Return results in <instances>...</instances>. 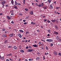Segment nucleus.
Segmentation results:
<instances>
[{
  "instance_id": "f704fd0d",
  "label": "nucleus",
  "mask_w": 61,
  "mask_h": 61,
  "mask_svg": "<svg viewBox=\"0 0 61 61\" xmlns=\"http://www.w3.org/2000/svg\"><path fill=\"white\" fill-rule=\"evenodd\" d=\"M14 2L13 0H11V3H12V4H14Z\"/></svg>"
},
{
  "instance_id": "37998d69",
  "label": "nucleus",
  "mask_w": 61,
  "mask_h": 61,
  "mask_svg": "<svg viewBox=\"0 0 61 61\" xmlns=\"http://www.w3.org/2000/svg\"><path fill=\"white\" fill-rule=\"evenodd\" d=\"M6 61H10L8 59H7L6 60Z\"/></svg>"
},
{
  "instance_id": "f03ea898",
  "label": "nucleus",
  "mask_w": 61,
  "mask_h": 61,
  "mask_svg": "<svg viewBox=\"0 0 61 61\" xmlns=\"http://www.w3.org/2000/svg\"><path fill=\"white\" fill-rule=\"evenodd\" d=\"M46 41L49 42H53V40L51 39H47L46 40Z\"/></svg>"
},
{
  "instance_id": "cd10ccee",
  "label": "nucleus",
  "mask_w": 61,
  "mask_h": 61,
  "mask_svg": "<svg viewBox=\"0 0 61 61\" xmlns=\"http://www.w3.org/2000/svg\"><path fill=\"white\" fill-rule=\"evenodd\" d=\"M59 36H56V39H57V40H58L59 39Z\"/></svg>"
},
{
  "instance_id": "5701e85b",
  "label": "nucleus",
  "mask_w": 61,
  "mask_h": 61,
  "mask_svg": "<svg viewBox=\"0 0 61 61\" xmlns=\"http://www.w3.org/2000/svg\"><path fill=\"white\" fill-rule=\"evenodd\" d=\"M46 49L47 50H48L49 49L48 48V47H47V46H46Z\"/></svg>"
},
{
  "instance_id": "412c9836",
  "label": "nucleus",
  "mask_w": 61,
  "mask_h": 61,
  "mask_svg": "<svg viewBox=\"0 0 61 61\" xmlns=\"http://www.w3.org/2000/svg\"><path fill=\"white\" fill-rule=\"evenodd\" d=\"M19 31L20 32H21L22 33H24V31H23L22 30H19Z\"/></svg>"
},
{
  "instance_id": "0eeeda50",
  "label": "nucleus",
  "mask_w": 61,
  "mask_h": 61,
  "mask_svg": "<svg viewBox=\"0 0 61 61\" xmlns=\"http://www.w3.org/2000/svg\"><path fill=\"white\" fill-rule=\"evenodd\" d=\"M18 36H19V37H20V38H21V37H22V35H21V34H18Z\"/></svg>"
},
{
  "instance_id": "72a5a7b5",
  "label": "nucleus",
  "mask_w": 61,
  "mask_h": 61,
  "mask_svg": "<svg viewBox=\"0 0 61 61\" xmlns=\"http://www.w3.org/2000/svg\"><path fill=\"white\" fill-rule=\"evenodd\" d=\"M25 11H28V9L27 8H25Z\"/></svg>"
},
{
  "instance_id": "f3484780",
  "label": "nucleus",
  "mask_w": 61,
  "mask_h": 61,
  "mask_svg": "<svg viewBox=\"0 0 61 61\" xmlns=\"http://www.w3.org/2000/svg\"><path fill=\"white\" fill-rule=\"evenodd\" d=\"M15 5H18V3L17 2V1H16L15 0Z\"/></svg>"
},
{
  "instance_id": "20e7f679",
  "label": "nucleus",
  "mask_w": 61,
  "mask_h": 61,
  "mask_svg": "<svg viewBox=\"0 0 61 61\" xmlns=\"http://www.w3.org/2000/svg\"><path fill=\"white\" fill-rule=\"evenodd\" d=\"M32 46L33 47H38V45H37L36 44L33 45Z\"/></svg>"
},
{
  "instance_id": "052dcab7",
  "label": "nucleus",
  "mask_w": 61,
  "mask_h": 61,
  "mask_svg": "<svg viewBox=\"0 0 61 61\" xmlns=\"http://www.w3.org/2000/svg\"><path fill=\"white\" fill-rule=\"evenodd\" d=\"M5 6H6V7H8V4L6 5H5Z\"/></svg>"
},
{
  "instance_id": "c756f323",
  "label": "nucleus",
  "mask_w": 61,
  "mask_h": 61,
  "mask_svg": "<svg viewBox=\"0 0 61 61\" xmlns=\"http://www.w3.org/2000/svg\"><path fill=\"white\" fill-rule=\"evenodd\" d=\"M13 12H14V11L13 10H11L10 11V12L11 13H13Z\"/></svg>"
},
{
  "instance_id": "7c9ffc66",
  "label": "nucleus",
  "mask_w": 61,
  "mask_h": 61,
  "mask_svg": "<svg viewBox=\"0 0 61 61\" xmlns=\"http://www.w3.org/2000/svg\"><path fill=\"white\" fill-rule=\"evenodd\" d=\"M14 12H12L11 13V15H14Z\"/></svg>"
},
{
  "instance_id": "13d9d810",
  "label": "nucleus",
  "mask_w": 61,
  "mask_h": 61,
  "mask_svg": "<svg viewBox=\"0 0 61 61\" xmlns=\"http://www.w3.org/2000/svg\"><path fill=\"white\" fill-rule=\"evenodd\" d=\"M37 54L38 55H40V53L39 52H38L37 53Z\"/></svg>"
},
{
  "instance_id": "2eb2a0df",
  "label": "nucleus",
  "mask_w": 61,
  "mask_h": 61,
  "mask_svg": "<svg viewBox=\"0 0 61 61\" xmlns=\"http://www.w3.org/2000/svg\"><path fill=\"white\" fill-rule=\"evenodd\" d=\"M55 28L56 30H57V29H58V27H57V25L55 26Z\"/></svg>"
},
{
  "instance_id": "49530a36",
  "label": "nucleus",
  "mask_w": 61,
  "mask_h": 61,
  "mask_svg": "<svg viewBox=\"0 0 61 61\" xmlns=\"http://www.w3.org/2000/svg\"><path fill=\"white\" fill-rule=\"evenodd\" d=\"M39 44L40 45H41V42H39Z\"/></svg>"
},
{
  "instance_id": "f8f14e48",
  "label": "nucleus",
  "mask_w": 61,
  "mask_h": 61,
  "mask_svg": "<svg viewBox=\"0 0 61 61\" xmlns=\"http://www.w3.org/2000/svg\"><path fill=\"white\" fill-rule=\"evenodd\" d=\"M54 54L55 56H56L57 55V52H56V51H54Z\"/></svg>"
},
{
  "instance_id": "5fc2aeb1",
  "label": "nucleus",
  "mask_w": 61,
  "mask_h": 61,
  "mask_svg": "<svg viewBox=\"0 0 61 61\" xmlns=\"http://www.w3.org/2000/svg\"><path fill=\"white\" fill-rule=\"evenodd\" d=\"M36 5L37 6H39V5H38L37 4V3H36Z\"/></svg>"
},
{
  "instance_id": "0e129e2a",
  "label": "nucleus",
  "mask_w": 61,
  "mask_h": 61,
  "mask_svg": "<svg viewBox=\"0 0 61 61\" xmlns=\"http://www.w3.org/2000/svg\"><path fill=\"white\" fill-rule=\"evenodd\" d=\"M26 49H28V46H26Z\"/></svg>"
},
{
  "instance_id": "4d7b16f0",
  "label": "nucleus",
  "mask_w": 61,
  "mask_h": 61,
  "mask_svg": "<svg viewBox=\"0 0 61 61\" xmlns=\"http://www.w3.org/2000/svg\"><path fill=\"white\" fill-rule=\"evenodd\" d=\"M56 9H58V8H60V7H57L56 8Z\"/></svg>"
},
{
  "instance_id": "9b49d317",
  "label": "nucleus",
  "mask_w": 61,
  "mask_h": 61,
  "mask_svg": "<svg viewBox=\"0 0 61 61\" xmlns=\"http://www.w3.org/2000/svg\"><path fill=\"white\" fill-rule=\"evenodd\" d=\"M7 19H8V20H10V19L11 18V17H9V16H7Z\"/></svg>"
},
{
  "instance_id": "4be33fe9",
  "label": "nucleus",
  "mask_w": 61,
  "mask_h": 61,
  "mask_svg": "<svg viewBox=\"0 0 61 61\" xmlns=\"http://www.w3.org/2000/svg\"><path fill=\"white\" fill-rule=\"evenodd\" d=\"M45 4L46 5H48V1L46 2L45 3Z\"/></svg>"
},
{
  "instance_id": "ea45409f",
  "label": "nucleus",
  "mask_w": 61,
  "mask_h": 61,
  "mask_svg": "<svg viewBox=\"0 0 61 61\" xmlns=\"http://www.w3.org/2000/svg\"><path fill=\"white\" fill-rule=\"evenodd\" d=\"M25 0H23V3L24 5L25 4Z\"/></svg>"
},
{
  "instance_id": "a19ab883",
  "label": "nucleus",
  "mask_w": 61,
  "mask_h": 61,
  "mask_svg": "<svg viewBox=\"0 0 61 61\" xmlns=\"http://www.w3.org/2000/svg\"><path fill=\"white\" fill-rule=\"evenodd\" d=\"M58 55H59V56H61V53L59 52L58 53Z\"/></svg>"
},
{
  "instance_id": "7ed1b4c3",
  "label": "nucleus",
  "mask_w": 61,
  "mask_h": 61,
  "mask_svg": "<svg viewBox=\"0 0 61 61\" xmlns=\"http://www.w3.org/2000/svg\"><path fill=\"white\" fill-rule=\"evenodd\" d=\"M14 35V34L13 33L10 34L9 35V36H10V37H12V36H13Z\"/></svg>"
},
{
  "instance_id": "9d476101",
  "label": "nucleus",
  "mask_w": 61,
  "mask_h": 61,
  "mask_svg": "<svg viewBox=\"0 0 61 61\" xmlns=\"http://www.w3.org/2000/svg\"><path fill=\"white\" fill-rule=\"evenodd\" d=\"M36 60H39L40 59V57H37L36 58Z\"/></svg>"
},
{
  "instance_id": "680f3d73",
  "label": "nucleus",
  "mask_w": 61,
  "mask_h": 61,
  "mask_svg": "<svg viewBox=\"0 0 61 61\" xmlns=\"http://www.w3.org/2000/svg\"><path fill=\"white\" fill-rule=\"evenodd\" d=\"M47 36H50V35L49 34L47 35Z\"/></svg>"
},
{
  "instance_id": "473e14b6",
  "label": "nucleus",
  "mask_w": 61,
  "mask_h": 61,
  "mask_svg": "<svg viewBox=\"0 0 61 61\" xmlns=\"http://www.w3.org/2000/svg\"><path fill=\"white\" fill-rule=\"evenodd\" d=\"M47 0L49 3H50L51 2V0Z\"/></svg>"
},
{
  "instance_id": "864d4df0",
  "label": "nucleus",
  "mask_w": 61,
  "mask_h": 61,
  "mask_svg": "<svg viewBox=\"0 0 61 61\" xmlns=\"http://www.w3.org/2000/svg\"><path fill=\"white\" fill-rule=\"evenodd\" d=\"M46 21H47V20L44 19V22H46Z\"/></svg>"
},
{
  "instance_id": "393cba45",
  "label": "nucleus",
  "mask_w": 61,
  "mask_h": 61,
  "mask_svg": "<svg viewBox=\"0 0 61 61\" xmlns=\"http://www.w3.org/2000/svg\"><path fill=\"white\" fill-rule=\"evenodd\" d=\"M20 51L22 53H24V51L22 50H21Z\"/></svg>"
},
{
  "instance_id": "bf43d9fd",
  "label": "nucleus",
  "mask_w": 61,
  "mask_h": 61,
  "mask_svg": "<svg viewBox=\"0 0 61 61\" xmlns=\"http://www.w3.org/2000/svg\"><path fill=\"white\" fill-rule=\"evenodd\" d=\"M37 32H40V30H37Z\"/></svg>"
},
{
  "instance_id": "ddd939ff",
  "label": "nucleus",
  "mask_w": 61,
  "mask_h": 61,
  "mask_svg": "<svg viewBox=\"0 0 61 61\" xmlns=\"http://www.w3.org/2000/svg\"><path fill=\"white\" fill-rule=\"evenodd\" d=\"M2 36L3 37H7V36L5 34H3L2 35Z\"/></svg>"
},
{
  "instance_id": "a18cd8bd",
  "label": "nucleus",
  "mask_w": 61,
  "mask_h": 61,
  "mask_svg": "<svg viewBox=\"0 0 61 61\" xmlns=\"http://www.w3.org/2000/svg\"><path fill=\"white\" fill-rule=\"evenodd\" d=\"M12 48V46H8V48Z\"/></svg>"
},
{
  "instance_id": "79ce46f5",
  "label": "nucleus",
  "mask_w": 61,
  "mask_h": 61,
  "mask_svg": "<svg viewBox=\"0 0 61 61\" xmlns=\"http://www.w3.org/2000/svg\"><path fill=\"white\" fill-rule=\"evenodd\" d=\"M9 59L10 60V61H13V59H12V58H10Z\"/></svg>"
},
{
  "instance_id": "bb28decb",
  "label": "nucleus",
  "mask_w": 61,
  "mask_h": 61,
  "mask_svg": "<svg viewBox=\"0 0 61 61\" xmlns=\"http://www.w3.org/2000/svg\"><path fill=\"white\" fill-rule=\"evenodd\" d=\"M29 61H33V59L31 58L29 59Z\"/></svg>"
},
{
  "instance_id": "8fccbe9b",
  "label": "nucleus",
  "mask_w": 61,
  "mask_h": 61,
  "mask_svg": "<svg viewBox=\"0 0 61 61\" xmlns=\"http://www.w3.org/2000/svg\"><path fill=\"white\" fill-rule=\"evenodd\" d=\"M29 48H32V47H31V46H29Z\"/></svg>"
},
{
  "instance_id": "603ef678",
  "label": "nucleus",
  "mask_w": 61,
  "mask_h": 61,
  "mask_svg": "<svg viewBox=\"0 0 61 61\" xmlns=\"http://www.w3.org/2000/svg\"><path fill=\"white\" fill-rule=\"evenodd\" d=\"M27 24V22H25L24 23V25H26Z\"/></svg>"
},
{
  "instance_id": "3c124183",
  "label": "nucleus",
  "mask_w": 61,
  "mask_h": 61,
  "mask_svg": "<svg viewBox=\"0 0 61 61\" xmlns=\"http://www.w3.org/2000/svg\"><path fill=\"white\" fill-rule=\"evenodd\" d=\"M36 2H37V3H38V0H35Z\"/></svg>"
},
{
  "instance_id": "6e6d98bb",
  "label": "nucleus",
  "mask_w": 61,
  "mask_h": 61,
  "mask_svg": "<svg viewBox=\"0 0 61 61\" xmlns=\"http://www.w3.org/2000/svg\"><path fill=\"white\" fill-rule=\"evenodd\" d=\"M26 35L27 34H29V32L28 31V32H26Z\"/></svg>"
},
{
  "instance_id": "aec40b11",
  "label": "nucleus",
  "mask_w": 61,
  "mask_h": 61,
  "mask_svg": "<svg viewBox=\"0 0 61 61\" xmlns=\"http://www.w3.org/2000/svg\"><path fill=\"white\" fill-rule=\"evenodd\" d=\"M54 33L56 35H58V33L57 32L54 31Z\"/></svg>"
},
{
  "instance_id": "a211bd4d",
  "label": "nucleus",
  "mask_w": 61,
  "mask_h": 61,
  "mask_svg": "<svg viewBox=\"0 0 61 61\" xmlns=\"http://www.w3.org/2000/svg\"><path fill=\"white\" fill-rule=\"evenodd\" d=\"M30 13L31 15H33V14H34V13H33V12L32 11H30Z\"/></svg>"
},
{
  "instance_id": "c85d7f7f",
  "label": "nucleus",
  "mask_w": 61,
  "mask_h": 61,
  "mask_svg": "<svg viewBox=\"0 0 61 61\" xmlns=\"http://www.w3.org/2000/svg\"><path fill=\"white\" fill-rule=\"evenodd\" d=\"M48 31L49 32V33H50V32L51 31V30H50V29H49L48 30Z\"/></svg>"
},
{
  "instance_id": "e433bc0d",
  "label": "nucleus",
  "mask_w": 61,
  "mask_h": 61,
  "mask_svg": "<svg viewBox=\"0 0 61 61\" xmlns=\"http://www.w3.org/2000/svg\"><path fill=\"white\" fill-rule=\"evenodd\" d=\"M11 23L12 24H14V21H11Z\"/></svg>"
},
{
  "instance_id": "c9c22d12",
  "label": "nucleus",
  "mask_w": 61,
  "mask_h": 61,
  "mask_svg": "<svg viewBox=\"0 0 61 61\" xmlns=\"http://www.w3.org/2000/svg\"><path fill=\"white\" fill-rule=\"evenodd\" d=\"M4 59V57H1V60H3Z\"/></svg>"
},
{
  "instance_id": "4468645a",
  "label": "nucleus",
  "mask_w": 61,
  "mask_h": 61,
  "mask_svg": "<svg viewBox=\"0 0 61 61\" xmlns=\"http://www.w3.org/2000/svg\"><path fill=\"white\" fill-rule=\"evenodd\" d=\"M4 43L5 44H7V43H8V40H6L4 42Z\"/></svg>"
},
{
  "instance_id": "774afa93",
  "label": "nucleus",
  "mask_w": 61,
  "mask_h": 61,
  "mask_svg": "<svg viewBox=\"0 0 61 61\" xmlns=\"http://www.w3.org/2000/svg\"><path fill=\"white\" fill-rule=\"evenodd\" d=\"M59 41H61V39H60L59 40Z\"/></svg>"
},
{
  "instance_id": "f257e3e1",
  "label": "nucleus",
  "mask_w": 61,
  "mask_h": 61,
  "mask_svg": "<svg viewBox=\"0 0 61 61\" xmlns=\"http://www.w3.org/2000/svg\"><path fill=\"white\" fill-rule=\"evenodd\" d=\"M34 51V49H28L27 51V52H32V51Z\"/></svg>"
},
{
  "instance_id": "09e8293b",
  "label": "nucleus",
  "mask_w": 61,
  "mask_h": 61,
  "mask_svg": "<svg viewBox=\"0 0 61 61\" xmlns=\"http://www.w3.org/2000/svg\"><path fill=\"white\" fill-rule=\"evenodd\" d=\"M45 56H44L43 57V58H44V59H43V60H45Z\"/></svg>"
},
{
  "instance_id": "338daca9",
  "label": "nucleus",
  "mask_w": 61,
  "mask_h": 61,
  "mask_svg": "<svg viewBox=\"0 0 61 61\" xmlns=\"http://www.w3.org/2000/svg\"><path fill=\"white\" fill-rule=\"evenodd\" d=\"M53 44H51V46H53Z\"/></svg>"
},
{
  "instance_id": "dca6fc26",
  "label": "nucleus",
  "mask_w": 61,
  "mask_h": 61,
  "mask_svg": "<svg viewBox=\"0 0 61 61\" xmlns=\"http://www.w3.org/2000/svg\"><path fill=\"white\" fill-rule=\"evenodd\" d=\"M6 34H8L9 33V31L7 30H6L4 32Z\"/></svg>"
},
{
  "instance_id": "b1692460",
  "label": "nucleus",
  "mask_w": 61,
  "mask_h": 61,
  "mask_svg": "<svg viewBox=\"0 0 61 61\" xmlns=\"http://www.w3.org/2000/svg\"><path fill=\"white\" fill-rule=\"evenodd\" d=\"M31 24H32V25H36V23H34L33 22H31Z\"/></svg>"
},
{
  "instance_id": "6e6552de",
  "label": "nucleus",
  "mask_w": 61,
  "mask_h": 61,
  "mask_svg": "<svg viewBox=\"0 0 61 61\" xmlns=\"http://www.w3.org/2000/svg\"><path fill=\"white\" fill-rule=\"evenodd\" d=\"M44 6V4H39V7H43Z\"/></svg>"
},
{
  "instance_id": "de8ad7c7",
  "label": "nucleus",
  "mask_w": 61,
  "mask_h": 61,
  "mask_svg": "<svg viewBox=\"0 0 61 61\" xmlns=\"http://www.w3.org/2000/svg\"><path fill=\"white\" fill-rule=\"evenodd\" d=\"M3 5V6L2 7V8H4V7L5 6V5Z\"/></svg>"
},
{
  "instance_id": "39448f33",
  "label": "nucleus",
  "mask_w": 61,
  "mask_h": 61,
  "mask_svg": "<svg viewBox=\"0 0 61 61\" xmlns=\"http://www.w3.org/2000/svg\"><path fill=\"white\" fill-rule=\"evenodd\" d=\"M6 3V1H3L1 3V4L2 5H4Z\"/></svg>"
},
{
  "instance_id": "423d86ee",
  "label": "nucleus",
  "mask_w": 61,
  "mask_h": 61,
  "mask_svg": "<svg viewBox=\"0 0 61 61\" xmlns=\"http://www.w3.org/2000/svg\"><path fill=\"white\" fill-rule=\"evenodd\" d=\"M13 47L14 49L15 50H17V47L15 46H14Z\"/></svg>"
},
{
  "instance_id": "e2e57ef3",
  "label": "nucleus",
  "mask_w": 61,
  "mask_h": 61,
  "mask_svg": "<svg viewBox=\"0 0 61 61\" xmlns=\"http://www.w3.org/2000/svg\"><path fill=\"white\" fill-rule=\"evenodd\" d=\"M26 21V20H23V21L24 22H25Z\"/></svg>"
},
{
  "instance_id": "69168bd1",
  "label": "nucleus",
  "mask_w": 61,
  "mask_h": 61,
  "mask_svg": "<svg viewBox=\"0 0 61 61\" xmlns=\"http://www.w3.org/2000/svg\"><path fill=\"white\" fill-rule=\"evenodd\" d=\"M14 31H17V30L16 29H14Z\"/></svg>"
},
{
  "instance_id": "58836bf2",
  "label": "nucleus",
  "mask_w": 61,
  "mask_h": 61,
  "mask_svg": "<svg viewBox=\"0 0 61 61\" xmlns=\"http://www.w3.org/2000/svg\"><path fill=\"white\" fill-rule=\"evenodd\" d=\"M47 22H48V23H50V21L49 20H47Z\"/></svg>"
},
{
  "instance_id": "4c0bfd02",
  "label": "nucleus",
  "mask_w": 61,
  "mask_h": 61,
  "mask_svg": "<svg viewBox=\"0 0 61 61\" xmlns=\"http://www.w3.org/2000/svg\"><path fill=\"white\" fill-rule=\"evenodd\" d=\"M2 31H5V28L2 29Z\"/></svg>"
},
{
  "instance_id": "c03bdc74",
  "label": "nucleus",
  "mask_w": 61,
  "mask_h": 61,
  "mask_svg": "<svg viewBox=\"0 0 61 61\" xmlns=\"http://www.w3.org/2000/svg\"><path fill=\"white\" fill-rule=\"evenodd\" d=\"M9 56H12V54L10 53L9 54Z\"/></svg>"
},
{
  "instance_id": "1a4fd4ad",
  "label": "nucleus",
  "mask_w": 61,
  "mask_h": 61,
  "mask_svg": "<svg viewBox=\"0 0 61 61\" xmlns=\"http://www.w3.org/2000/svg\"><path fill=\"white\" fill-rule=\"evenodd\" d=\"M14 8H15V9H18V8H17V7L16 6V5H15L14 6Z\"/></svg>"
},
{
  "instance_id": "6ab92c4d",
  "label": "nucleus",
  "mask_w": 61,
  "mask_h": 61,
  "mask_svg": "<svg viewBox=\"0 0 61 61\" xmlns=\"http://www.w3.org/2000/svg\"><path fill=\"white\" fill-rule=\"evenodd\" d=\"M50 8H51V9H53V7L52 5H50Z\"/></svg>"
},
{
  "instance_id": "2f4dec72",
  "label": "nucleus",
  "mask_w": 61,
  "mask_h": 61,
  "mask_svg": "<svg viewBox=\"0 0 61 61\" xmlns=\"http://www.w3.org/2000/svg\"><path fill=\"white\" fill-rule=\"evenodd\" d=\"M20 5H21V4L20 3H18V6H20Z\"/></svg>"
},
{
  "instance_id": "a878e982",
  "label": "nucleus",
  "mask_w": 61,
  "mask_h": 61,
  "mask_svg": "<svg viewBox=\"0 0 61 61\" xmlns=\"http://www.w3.org/2000/svg\"><path fill=\"white\" fill-rule=\"evenodd\" d=\"M44 9H47V7L46 6H44L43 7Z\"/></svg>"
}]
</instances>
